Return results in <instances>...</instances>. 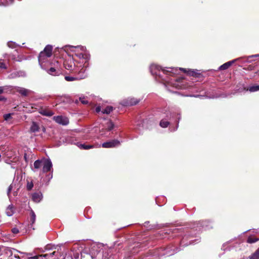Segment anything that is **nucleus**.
I'll return each mask as SVG.
<instances>
[{
  "mask_svg": "<svg viewBox=\"0 0 259 259\" xmlns=\"http://www.w3.org/2000/svg\"><path fill=\"white\" fill-rule=\"evenodd\" d=\"M42 115H45L47 116H51L54 114V112L52 111L49 110L48 109H42L40 112Z\"/></svg>",
  "mask_w": 259,
  "mask_h": 259,
  "instance_id": "obj_20",
  "label": "nucleus"
},
{
  "mask_svg": "<svg viewBox=\"0 0 259 259\" xmlns=\"http://www.w3.org/2000/svg\"><path fill=\"white\" fill-rule=\"evenodd\" d=\"M120 142L117 140H113L102 144V146L103 148H114L119 146Z\"/></svg>",
  "mask_w": 259,
  "mask_h": 259,
  "instance_id": "obj_8",
  "label": "nucleus"
},
{
  "mask_svg": "<svg viewBox=\"0 0 259 259\" xmlns=\"http://www.w3.org/2000/svg\"><path fill=\"white\" fill-rule=\"evenodd\" d=\"M248 90L250 92H254L259 91V85L251 86L248 89Z\"/></svg>",
  "mask_w": 259,
  "mask_h": 259,
  "instance_id": "obj_24",
  "label": "nucleus"
},
{
  "mask_svg": "<svg viewBox=\"0 0 259 259\" xmlns=\"http://www.w3.org/2000/svg\"><path fill=\"white\" fill-rule=\"evenodd\" d=\"M5 100V98L3 96L0 95V101H3Z\"/></svg>",
  "mask_w": 259,
  "mask_h": 259,
  "instance_id": "obj_44",
  "label": "nucleus"
},
{
  "mask_svg": "<svg viewBox=\"0 0 259 259\" xmlns=\"http://www.w3.org/2000/svg\"><path fill=\"white\" fill-rule=\"evenodd\" d=\"M42 131L44 133L46 132V128L44 127H42Z\"/></svg>",
  "mask_w": 259,
  "mask_h": 259,
  "instance_id": "obj_47",
  "label": "nucleus"
},
{
  "mask_svg": "<svg viewBox=\"0 0 259 259\" xmlns=\"http://www.w3.org/2000/svg\"><path fill=\"white\" fill-rule=\"evenodd\" d=\"M7 45L9 48H14L16 47V44L13 41H9L7 43Z\"/></svg>",
  "mask_w": 259,
  "mask_h": 259,
  "instance_id": "obj_32",
  "label": "nucleus"
},
{
  "mask_svg": "<svg viewBox=\"0 0 259 259\" xmlns=\"http://www.w3.org/2000/svg\"><path fill=\"white\" fill-rule=\"evenodd\" d=\"M39 127L37 123L35 122H32L31 126L30 127V131L32 133H35L38 132Z\"/></svg>",
  "mask_w": 259,
  "mask_h": 259,
  "instance_id": "obj_19",
  "label": "nucleus"
},
{
  "mask_svg": "<svg viewBox=\"0 0 259 259\" xmlns=\"http://www.w3.org/2000/svg\"><path fill=\"white\" fill-rule=\"evenodd\" d=\"M46 54L41 52L38 56V61L41 67L42 68V63L45 62L50 57L47 56Z\"/></svg>",
  "mask_w": 259,
  "mask_h": 259,
  "instance_id": "obj_15",
  "label": "nucleus"
},
{
  "mask_svg": "<svg viewBox=\"0 0 259 259\" xmlns=\"http://www.w3.org/2000/svg\"><path fill=\"white\" fill-rule=\"evenodd\" d=\"M66 48H69V50L75 53V55L76 57L79 58H83L86 60L88 59V55L87 54H83V52L85 51V48L83 46H78L76 47L72 46H68L65 47Z\"/></svg>",
  "mask_w": 259,
  "mask_h": 259,
  "instance_id": "obj_2",
  "label": "nucleus"
},
{
  "mask_svg": "<svg viewBox=\"0 0 259 259\" xmlns=\"http://www.w3.org/2000/svg\"><path fill=\"white\" fill-rule=\"evenodd\" d=\"M79 100L81 101V102L83 104H86L88 103V101L84 100V98H80Z\"/></svg>",
  "mask_w": 259,
  "mask_h": 259,
  "instance_id": "obj_37",
  "label": "nucleus"
},
{
  "mask_svg": "<svg viewBox=\"0 0 259 259\" xmlns=\"http://www.w3.org/2000/svg\"><path fill=\"white\" fill-rule=\"evenodd\" d=\"M39 257H42V255H35L34 256L29 257L28 259H38Z\"/></svg>",
  "mask_w": 259,
  "mask_h": 259,
  "instance_id": "obj_36",
  "label": "nucleus"
},
{
  "mask_svg": "<svg viewBox=\"0 0 259 259\" xmlns=\"http://www.w3.org/2000/svg\"><path fill=\"white\" fill-rule=\"evenodd\" d=\"M64 67L68 70H72L74 68V63L71 59L66 60L64 62Z\"/></svg>",
  "mask_w": 259,
  "mask_h": 259,
  "instance_id": "obj_11",
  "label": "nucleus"
},
{
  "mask_svg": "<svg viewBox=\"0 0 259 259\" xmlns=\"http://www.w3.org/2000/svg\"><path fill=\"white\" fill-rule=\"evenodd\" d=\"M24 158H25V159L26 160V155L24 156Z\"/></svg>",
  "mask_w": 259,
  "mask_h": 259,
  "instance_id": "obj_49",
  "label": "nucleus"
},
{
  "mask_svg": "<svg viewBox=\"0 0 259 259\" xmlns=\"http://www.w3.org/2000/svg\"><path fill=\"white\" fill-rule=\"evenodd\" d=\"M82 250V247L79 246L78 244H75L73 245L71 250L72 253H71L70 255H69L68 256L66 254L65 256H71L72 259H81V252Z\"/></svg>",
  "mask_w": 259,
  "mask_h": 259,
  "instance_id": "obj_5",
  "label": "nucleus"
},
{
  "mask_svg": "<svg viewBox=\"0 0 259 259\" xmlns=\"http://www.w3.org/2000/svg\"><path fill=\"white\" fill-rule=\"evenodd\" d=\"M84 72L88 75L87 73L86 72V68L83 67L80 69V70L78 72V77H80V75H83Z\"/></svg>",
  "mask_w": 259,
  "mask_h": 259,
  "instance_id": "obj_31",
  "label": "nucleus"
},
{
  "mask_svg": "<svg viewBox=\"0 0 259 259\" xmlns=\"http://www.w3.org/2000/svg\"><path fill=\"white\" fill-rule=\"evenodd\" d=\"M236 60H233L224 63L219 67L220 70H226L228 69Z\"/></svg>",
  "mask_w": 259,
  "mask_h": 259,
  "instance_id": "obj_17",
  "label": "nucleus"
},
{
  "mask_svg": "<svg viewBox=\"0 0 259 259\" xmlns=\"http://www.w3.org/2000/svg\"><path fill=\"white\" fill-rule=\"evenodd\" d=\"M161 69L164 73H166L167 72H170L173 73L177 71V69L174 68H169L168 70L162 69L160 66L156 64H152L150 67V72H151L152 74L156 76L160 75L159 71Z\"/></svg>",
  "mask_w": 259,
  "mask_h": 259,
  "instance_id": "obj_3",
  "label": "nucleus"
},
{
  "mask_svg": "<svg viewBox=\"0 0 259 259\" xmlns=\"http://www.w3.org/2000/svg\"><path fill=\"white\" fill-rule=\"evenodd\" d=\"M108 124V130H109V131L111 130L114 127L113 123L111 121H109Z\"/></svg>",
  "mask_w": 259,
  "mask_h": 259,
  "instance_id": "obj_33",
  "label": "nucleus"
},
{
  "mask_svg": "<svg viewBox=\"0 0 259 259\" xmlns=\"http://www.w3.org/2000/svg\"><path fill=\"white\" fill-rule=\"evenodd\" d=\"M77 145L79 148L82 149H85V150L90 149L94 147L93 145H87L84 144H80L78 143L77 144Z\"/></svg>",
  "mask_w": 259,
  "mask_h": 259,
  "instance_id": "obj_22",
  "label": "nucleus"
},
{
  "mask_svg": "<svg viewBox=\"0 0 259 259\" xmlns=\"http://www.w3.org/2000/svg\"><path fill=\"white\" fill-rule=\"evenodd\" d=\"M16 91L17 92L19 93L23 96H27L32 92L29 90L21 87H17L16 89Z\"/></svg>",
  "mask_w": 259,
  "mask_h": 259,
  "instance_id": "obj_12",
  "label": "nucleus"
},
{
  "mask_svg": "<svg viewBox=\"0 0 259 259\" xmlns=\"http://www.w3.org/2000/svg\"><path fill=\"white\" fill-rule=\"evenodd\" d=\"M12 189V185H11L9 187V188H8V194L10 193V192H11V191Z\"/></svg>",
  "mask_w": 259,
  "mask_h": 259,
  "instance_id": "obj_41",
  "label": "nucleus"
},
{
  "mask_svg": "<svg viewBox=\"0 0 259 259\" xmlns=\"http://www.w3.org/2000/svg\"><path fill=\"white\" fill-rule=\"evenodd\" d=\"M52 168V163L50 159L44 160L43 163L42 172H47L50 171Z\"/></svg>",
  "mask_w": 259,
  "mask_h": 259,
  "instance_id": "obj_10",
  "label": "nucleus"
},
{
  "mask_svg": "<svg viewBox=\"0 0 259 259\" xmlns=\"http://www.w3.org/2000/svg\"><path fill=\"white\" fill-rule=\"evenodd\" d=\"M96 111L97 113L100 112L101 111V107L100 106L97 107L96 108Z\"/></svg>",
  "mask_w": 259,
  "mask_h": 259,
  "instance_id": "obj_40",
  "label": "nucleus"
},
{
  "mask_svg": "<svg viewBox=\"0 0 259 259\" xmlns=\"http://www.w3.org/2000/svg\"><path fill=\"white\" fill-rule=\"evenodd\" d=\"M53 65L54 67H51L48 70L47 72L52 75H58L61 72L58 61L55 62Z\"/></svg>",
  "mask_w": 259,
  "mask_h": 259,
  "instance_id": "obj_6",
  "label": "nucleus"
},
{
  "mask_svg": "<svg viewBox=\"0 0 259 259\" xmlns=\"http://www.w3.org/2000/svg\"><path fill=\"white\" fill-rule=\"evenodd\" d=\"M35 219H36V215H35L34 212L32 210H31L30 212V221H29V222H30L31 225H33L34 223V222L35 221Z\"/></svg>",
  "mask_w": 259,
  "mask_h": 259,
  "instance_id": "obj_21",
  "label": "nucleus"
},
{
  "mask_svg": "<svg viewBox=\"0 0 259 259\" xmlns=\"http://www.w3.org/2000/svg\"><path fill=\"white\" fill-rule=\"evenodd\" d=\"M113 110V107L112 106H107L105 109L102 111V112L104 114H109Z\"/></svg>",
  "mask_w": 259,
  "mask_h": 259,
  "instance_id": "obj_25",
  "label": "nucleus"
},
{
  "mask_svg": "<svg viewBox=\"0 0 259 259\" xmlns=\"http://www.w3.org/2000/svg\"><path fill=\"white\" fill-rule=\"evenodd\" d=\"M8 2L9 3V5L13 3L14 0H8Z\"/></svg>",
  "mask_w": 259,
  "mask_h": 259,
  "instance_id": "obj_46",
  "label": "nucleus"
},
{
  "mask_svg": "<svg viewBox=\"0 0 259 259\" xmlns=\"http://www.w3.org/2000/svg\"><path fill=\"white\" fill-rule=\"evenodd\" d=\"M44 160H37L34 163V168L35 169H37L40 168L42 166H43Z\"/></svg>",
  "mask_w": 259,
  "mask_h": 259,
  "instance_id": "obj_18",
  "label": "nucleus"
},
{
  "mask_svg": "<svg viewBox=\"0 0 259 259\" xmlns=\"http://www.w3.org/2000/svg\"><path fill=\"white\" fill-rule=\"evenodd\" d=\"M52 49L53 48L52 46L47 45L42 52L46 54V55H47V56L51 57L52 55Z\"/></svg>",
  "mask_w": 259,
  "mask_h": 259,
  "instance_id": "obj_16",
  "label": "nucleus"
},
{
  "mask_svg": "<svg viewBox=\"0 0 259 259\" xmlns=\"http://www.w3.org/2000/svg\"><path fill=\"white\" fill-rule=\"evenodd\" d=\"M8 5L9 3L8 0H0V6L6 7Z\"/></svg>",
  "mask_w": 259,
  "mask_h": 259,
  "instance_id": "obj_29",
  "label": "nucleus"
},
{
  "mask_svg": "<svg viewBox=\"0 0 259 259\" xmlns=\"http://www.w3.org/2000/svg\"><path fill=\"white\" fill-rule=\"evenodd\" d=\"M54 120L58 123L64 125L69 123V119L67 117L63 116H57L53 117Z\"/></svg>",
  "mask_w": 259,
  "mask_h": 259,
  "instance_id": "obj_9",
  "label": "nucleus"
},
{
  "mask_svg": "<svg viewBox=\"0 0 259 259\" xmlns=\"http://www.w3.org/2000/svg\"><path fill=\"white\" fill-rule=\"evenodd\" d=\"M180 70H182L184 71H185V69H183V68H180Z\"/></svg>",
  "mask_w": 259,
  "mask_h": 259,
  "instance_id": "obj_48",
  "label": "nucleus"
},
{
  "mask_svg": "<svg viewBox=\"0 0 259 259\" xmlns=\"http://www.w3.org/2000/svg\"><path fill=\"white\" fill-rule=\"evenodd\" d=\"M4 92V88L3 87H0V94L3 93Z\"/></svg>",
  "mask_w": 259,
  "mask_h": 259,
  "instance_id": "obj_43",
  "label": "nucleus"
},
{
  "mask_svg": "<svg viewBox=\"0 0 259 259\" xmlns=\"http://www.w3.org/2000/svg\"><path fill=\"white\" fill-rule=\"evenodd\" d=\"M139 102V100L135 99L134 98H128L127 99L123 100L121 102V104L124 106H133L138 104Z\"/></svg>",
  "mask_w": 259,
  "mask_h": 259,
  "instance_id": "obj_7",
  "label": "nucleus"
},
{
  "mask_svg": "<svg viewBox=\"0 0 259 259\" xmlns=\"http://www.w3.org/2000/svg\"><path fill=\"white\" fill-rule=\"evenodd\" d=\"M11 115H12V114H11V113L5 114L4 115V118L5 119V120H8L11 118Z\"/></svg>",
  "mask_w": 259,
  "mask_h": 259,
  "instance_id": "obj_34",
  "label": "nucleus"
},
{
  "mask_svg": "<svg viewBox=\"0 0 259 259\" xmlns=\"http://www.w3.org/2000/svg\"><path fill=\"white\" fill-rule=\"evenodd\" d=\"M253 57H259V54L251 55L248 57V58H253Z\"/></svg>",
  "mask_w": 259,
  "mask_h": 259,
  "instance_id": "obj_42",
  "label": "nucleus"
},
{
  "mask_svg": "<svg viewBox=\"0 0 259 259\" xmlns=\"http://www.w3.org/2000/svg\"><path fill=\"white\" fill-rule=\"evenodd\" d=\"M250 259H259V248L250 256Z\"/></svg>",
  "mask_w": 259,
  "mask_h": 259,
  "instance_id": "obj_26",
  "label": "nucleus"
},
{
  "mask_svg": "<svg viewBox=\"0 0 259 259\" xmlns=\"http://www.w3.org/2000/svg\"><path fill=\"white\" fill-rule=\"evenodd\" d=\"M188 73L191 75H192L193 76L194 75V71H192V70H189L188 71Z\"/></svg>",
  "mask_w": 259,
  "mask_h": 259,
  "instance_id": "obj_39",
  "label": "nucleus"
},
{
  "mask_svg": "<svg viewBox=\"0 0 259 259\" xmlns=\"http://www.w3.org/2000/svg\"><path fill=\"white\" fill-rule=\"evenodd\" d=\"M103 252L102 245L96 244L91 245L90 254L92 259H105Z\"/></svg>",
  "mask_w": 259,
  "mask_h": 259,
  "instance_id": "obj_1",
  "label": "nucleus"
},
{
  "mask_svg": "<svg viewBox=\"0 0 259 259\" xmlns=\"http://www.w3.org/2000/svg\"><path fill=\"white\" fill-rule=\"evenodd\" d=\"M1 61H2V60L1 59L0 60V68L6 69L7 68V66L4 62H1Z\"/></svg>",
  "mask_w": 259,
  "mask_h": 259,
  "instance_id": "obj_35",
  "label": "nucleus"
},
{
  "mask_svg": "<svg viewBox=\"0 0 259 259\" xmlns=\"http://www.w3.org/2000/svg\"><path fill=\"white\" fill-rule=\"evenodd\" d=\"M87 77V74L84 72L83 74L82 75H80V77H72V76H66L65 77V79L67 81H72L76 80H80L82 79H84Z\"/></svg>",
  "mask_w": 259,
  "mask_h": 259,
  "instance_id": "obj_13",
  "label": "nucleus"
},
{
  "mask_svg": "<svg viewBox=\"0 0 259 259\" xmlns=\"http://www.w3.org/2000/svg\"><path fill=\"white\" fill-rule=\"evenodd\" d=\"M42 198V195L40 192H35L32 194V199L35 202H39Z\"/></svg>",
  "mask_w": 259,
  "mask_h": 259,
  "instance_id": "obj_14",
  "label": "nucleus"
},
{
  "mask_svg": "<svg viewBox=\"0 0 259 259\" xmlns=\"http://www.w3.org/2000/svg\"><path fill=\"white\" fill-rule=\"evenodd\" d=\"M18 75L19 76L25 75V73L21 72H20V74L19 73V74Z\"/></svg>",
  "mask_w": 259,
  "mask_h": 259,
  "instance_id": "obj_45",
  "label": "nucleus"
},
{
  "mask_svg": "<svg viewBox=\"0 0 259 259\" xmlns=\"http://www.w3.org/2000/svg\"><path fill=\"white\" fill-rule=\"evenodd\" d=\"M12 232L14 234H17L19 232V230L17 228H14L12 229Z\"/></svg>",
  "mask_w": 259,
  "mask_h": 259,
  "instance_id": "obj_38",
  "label": "nucleus"
},
{
  "mask_svg": "<svg viewBox=\"0 0 259 259\" xmlns=\"http://www.w3.org/2000/svg\"><path fill=\"white\" fill-rule=\"evenodd\" d=\"M169 124V122L164 120H161L160 122V125L162 127H166Z\"/></svg>",
  "mask_w": 259,
  "mask_h": 259,
  "instance_id": "obj_28",
  "label": "nucleus"
},
{
  "mask_svg": "<svg viewBox=\"0 0 259 259\" xmlns=\"http://www.w3.org/2000/svg\"><path fill=\"white\" fill-rule=\"evenodd\" d=\"M27 189L28 190H30L33 187V184L32 182H28L27 184Z\"/></svg>",
  "mask_w": 259,
  "mask_h": 259,
  "instance_id": "obj_30",
  "label": "nucleus"
},
{
  "mask_svg": "<svg viewBox=\"0 0 259 259\" xmlns=\"http://www.w3.org/2000/svg\"><path fill=\"white\" fill-rule=\"evenodd\" d=\"M14 213V208L12 205H9L6 209V213L8 216H12Z\"/></svg>",
  "mask_w": 259,
  "mask_h": 259,
  "instance_id": "obj_23",
  "label": "nucleus"
},
{
  "mask_svg": "<svg viewBox=\"0 0 259 259\" xmlns=\"http://www.w3.org/2000/svg\"><path fill=\"white\" fill-rule=\"evenodd\" d=\"M258 240H259V238L249 237L248 238L247 242L249 243H253L256 242Z\"/></svg>",
  "mask_w": 259,
  "mask_h": 259,
  "instance_id": "obj_27",
  "label": "nucleus"
},
{
  "mask_svg": "<svg viewBox=\"0 0 259 259\" xmlns=\"http://www.w3.org/2000/svg\"><path fill=\"white\" fill-rule=\"evenodd\" d=\"M42 257L45 259H72L71 256H64L59 250L43 254Z\"/></svg>",
  "mask_w": 259,
  "mask_h": 259,
  "instance_id": "obj_4",
  "label": "nucleus"
},
{
  "mask_svg": "<svg viewBox=\"0 0 259 259\" xmlns=\"http://www.w3.org/2000/svg\"><path fill=\"white\" fill-rule=\"evenodd\" d=\"M108 259H111V258L110 257V258H109Z\"/></svg>",
  "mask_w": 259,
  "mask_h": 259,
  "instance_id": "obj_50",
  "label": "nucleus"
}]
</instances>
